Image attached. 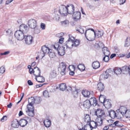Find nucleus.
<instances>
[{"mask_svg":"<svg viewBox=\"0 0 130 130\" xmlns=\"http://www.w3.org/2000/svg\"><path fill=\"white\" fill-rule=\"evenodd\" d=\"M28 24L30 28L34 29L36 34L40 33V31L38 28L37 22L36 20L33 19H30L28 22Z\"/></svg>","mask_w":130,"mask_h":130,"instance_id":"obj_1","label":"nucleus"},{"mask_svg":"<svg viewBox=\"0 0 130 130\" xmlns=\"http://www.w3.org/2000/svg\"><path fill=\"white\" fill-rule=\"evenodd\" d=\"M69 37L68 40L64 43V44L66 46L67 48H70V46H71L72 47L74 45V40H75L74 38L72 37L71 35H69Z\"/></svg>","mask_w":130,"mask_h":130,"instance_id":"obj_2","label":"nucleus"},{"mask_svg":"<svg viewBox=\"0 0 130 130\" xmlns=\"http://www.w3.org/2000/svg\"><path fill=\"white\" fill-rule=\"evenodd\" d=\"M89 30H91L92 31H93L94 33V35H95V32L94 29L92 28H91L88 29L86 30L85 32V35L86 38L88 40L90 41H91L94 40V38H92L91 37V36L92 35L93 36V33L90 32L88 31V34H88L87 35V36H86L87 32Z\"/></svg>","mask_w":130,"mask_h":130,"instance_id":"obj_3","label":"nucleus"},{"mask_svg":"<svg viewBox=\"0 0 130 130\" xmlns=\"http://www.w3.org/2000/svg\"><path fill=\"white\" fill-rule=\"evenodd\" d=\"M66 66V64L63 62H62L59 64V66L58 67V71L60 72V74L62 75H64L65 74Z\"/></svg>","mask_w":130,"mask_h":130,"instance_id":"obj_4","label":"nucleus"},{"mask_svg":"<svg viewBox=\"0 0 130 130\" xmlns=\"http://www.w3.org/2000/svg\"><path fill=\"white\" fill-rule=\"evenodd\" d=\"M25 34L19 30L16 31L15 33L14 36L18 40H22L24 39Z\"/></svg>","mask_w":130,"mask_h":130,"instance_id":"obj_5","label":"nucleus"},{"mask_svg":"<svg viewBox=\"0 0 130 130\" xmlns=\"http://www.w3.org/2000/svg\"><path fill=\"white\" fill-rule=\"evenodd\" d=\"M67 6L64 5H61L59 7V12L62 16H66L67 14Z\"/></svg>","mask_w":130,"mask_h":130,"instance_id":"obj_6","label":"nucleus"},{"mask_svg":"<svg viewBox=\"0 0 130 130\" xmlns=\"http://www.w3.org/2000/svg\"><path fill=\"white\" fill-rule=\"evenodd\" d=\"M116 112H117L116 113L114 110H111L110 111H108L109 115L111 118L114 119L115 118H118V117L119 116V110H117Z\"/></svg>","mask_w":130,"mask_h":130,"instance_id":"obj_7","label":"nucleus"},{"mask_svg":"<svg viewBox=\"0 0 130 130\" xmlns=\"http://www.w3.org/2000/svg\"><path fill=\"white\" fill-rule=\"evenodd\" d=\"M42 51V58L44 57L45 55L49 53V52L52 51V50L50 49L46 46L44 45L41 47Z\"/></svg>","mask_w":130,"mask_h":130,"instance_id":"obj_8","label":"nucleus"},{"mask_svg":"<svg viewBox=\"0 0 130 130\" xmlns=\"http://www.w3.org/2000/svg\"><path fill=\"white\" fill-rule=\"evenodd\" d=\"M67 13L72 15L75 12V7L73 4L67 5Z\"/></svg>","mask_w":130,"mask_h":130,"instance_id":"obj_9","label":"nucleus"},{"mask_svg":"<svg viewBox=\"0 0 130 130\" xmlns=\"http://www.w3.org/2000/svg\"><path fill=\"white\" fill-rule=\"evenodd\" d=\"M27 110L26 111L27 114L29 116L33 117L34 115V107H29L28 105H27Z\"/></svg>","mask_w":130,"mask_h":130,"instance_id":"obj_10","label":"nucleus"},{"mask_svg":"<svg viewBox=\"0 0 130 130\" xmlns=\"http://www.w3.org/2000/svg\"><path fill=\"white\" fill-rule=\"evenodd\" d=\"M73 19L75 21H77L80 19L81 18V13L78 11H76L72 14Z\"/></svg>","mask_w":130,"mask_h":130,"instance_id":"obj_11","label":"nucleus"},{"mask_svg":"<svg viewBox=\"0 0 130 130\" xmlns=\"http://www.w3.org/2000/svg\"><path fill=\"white\" fill-rule=\"evenodd\" d=\"M28 27L25 24H22L20 26L19 30L25 34L28 31Z\"/></svg>","mask_w":130,"mask_h":130,"instance_id":"obj_12","label":"nucleus"},{"mask_svg":"<svg viewBox=\"0 0 130 130\" xmlns=\"http://www.w3.org/2000/svg\"><path fill=\"white\" fill-rule=\"evenodd\" d=\"M33 71V74L35 76V79L37 80V77L40 75L41 70L39 68L36 67L34 68Z\"/></svg>","mask_w":130,"mask_h":130,"instance_id":"obj_13","label":"nucleus"},{"mask_svg":"<svg viewBox=\"0 0 130 130\" xmlns=\"http://www.w3.org/2000/svg\"><path fill=\"white\" fill-rule=\"evenodd\" d=\"M24 38L26 43L27 45L31 44L32 41V37L30 35L25 36Z\"/></svg>","mask_w":130,"mask_h":130,"instance_id":"obj_14","label":"nucleus"},{"mask_svg":"<svg viewBox=\"0 0 130 130\" xmlns=\"http://www.w3.org/2000/svg\"><path fill=\"white\" fill-rule=\"evenodd\" d=\"M82 93L84 97L88 98L91 97V95L93 96L94 94V93L93 91H92L91 93L89 91L87 90L82 91Z\"/></svg>","mask_w":130,"mask_h":130,"instance_id":"obj_15","label":"nucleus"},{"mask_svg":"<svg viewBox=\"0 0 130 130\" xmlns=\"http://www.w3.org/2000/svg\"><path fill=\"white\" fill-rule=\"evenodd\" d=\"M122 73L124 74H128L130 73V66L129 67L124 66L121 69Z\"/></svg>","mask_w":130,"mask_h":130,"instance_id":"obj_16","label":"nucleus"},{"mask_svg":"<svg viewBox=\"0 0 130 130\" xmlns=\"http://www.w3.org/2000/svg\"><path fill=\"white\" fill-rule=\"evenodd\" d=\"M65 47L63 46H61L57 48V51L58 54L61 56H63L65 54Z\"/></svg>","mask_w":130,"mask_h":130,"instance_id":"obj_17","label":"nucleus"},{"mask_svg":"<svg viewBox=\"0 0 130 130\" xmlns=\"http://www.w3.org/2000/svg\"><path fill=\"white\" fill-rule=\"evenodd\" d=\"M90 126L91 128L90 130H92L93 128H96L97 127L98 124H97L96 122L93 121H90L89 122V124H88Z\"/></svg>","mask_w":130,"mask_h":130,"instance_id":"obj_18","label":"nucleus"},{"mask_svg":"<svg viewBox=\"0 0 130 130\" xmlns=\"http://www.w3.org/2000/svg\"><path fill=\"white\" fill-rule=\"evenodd\" d=\"M92 96H91V98L89 100L91 105H93L94 106H95L97 104V101L95 98L92 97Z\"/></svg>","mask_w":130,"mask_h":130,"instance_id":"obj_19","label":"nucleus"},{"mask_svg":"<svg viewBox=\"0 0 130 130\" xmlns=\"http://www.w3.org/2000/svg\"><path fill=\"white\" fill-rule=\"evenodd\" d=\"M19 122L16 119L14 120L11 124V126L12 127L14 128H18L19 125Z\"/></svg>","mask_w":130,"mask_h":130,"instance_id":"obj_20","label":"nucleus"},{"mask_svg":"<svg viewBox=\"0 0 130 130\" xmlns=\"http://www.w3.org/2000/svg\"><path fill=\"white\" fill-rule=\"evenodd\" d=\"M28 102L29 104L27 105H29V107L30 106V107H33L32 105L34 103H35V99L34 97H31L29 98L28 99Z\"/></svg>","mask_w":130,"mask_h":130,"instance_id":"obj_21","label":"nucleus"},{"mask_svg":"<svg viewBox=\"0 0 130 130\" xmlns=\"http://www.w3.org/2000/svg\"><path fill=\"white\" fill-rule=\"evenodd\" d=\"M28 123V121L26 120L23 119H21L19 122V125L22 127L26 126Z\"/></svg>","mask_w":130,"mask_h":130,"instance_id":"obj_22","label":"nucleus"},{"mask_svg":"<svg viewBox=\"0 0 130 130\" xmlns=\"http://www.w3.org/2000/svg\"><path fill=\"white\" fill-rule=\"evenodd\" d=\"M43 123L45 127L48 128L50 126L51 122L50 120L48 119H46L44 120Z\"/></svg>","mask_w":130,"mask_h":130,"instance_id":"obj_23","label":"nucleus"},{"mask_svg":"<svg viewBox=\"0 0 130 130\" xmlns=\"http://www.w3.org/2000/svg\"><path fill=\"white\" fill-rule=\"evenodd\" d=\"M104 119H102V118L97 117L95 121L98 126H101L103 124V121Z\"/></svg>","mask_w":130,"mask_h":130,"instance_id":"obj_24","label":"nucleus"},{"mask_svg":"<svg viewBox=\"0 0 130 130\" xmlns=\"http://www.w3.org/2000/svg\"><path fill=\"white\" fill-rule=\"evenodd\" d=\"M110 100L108 99H106L105 102L103 104L105 107L107 108H111L112 106V104L110 103Z\"/></svg>","mask_w":130,"mask_h":130,"instance_id":"obj_25","label":"nucleus"},{"mask_svg":"<svg viewBox=\"0 0 130 130\" xmlns=\"http://www.w3.org/2000/svg\"><path fill=\"white\" fill-rule=\"evenodd\" d=\"M102 51L105 56H109L110 55V52L107 47H103L102 48Z\"/></svg>","mask_w":130,"mask_h":130,"instance_id":"obj_26","label":"nucleus"},{"mask_svg":"<svg viewBox=\"0 0 130 130\" xmlns=\"http://www.w3.org/2000/svg\"><path fill=\"white\" fill-rule=\"evenodd\" d=\"M92 66L93 69H96L99 68L100 66V63L99 61H96L93 62L92 64Z\"/></svg>","mask_w":130,"mask_h":130,"instance_id":"obj_27","label":"nucleus"},{"mask_svg":"<svg viewBox=\"0 0 130 130\" xmlns=\"http://www.w3.org/2000/svg\"><path fill=\"white\" fill-rule=\"evenodd\" d=\"M98 89L100 92L102 91L104 89V84L101 83H99L97 85Z\"/></svg>","mask_w":130,"mask_h":130,"instance_id":"obj_28","label":"nucleus"},{"mask_svg":"<svg viewBox=\"0 0 130 130\" xmlns=\"http://www.w3.org/2000/svg\"><path fill=\"white\" fill-rule=\"evenodd\" d=\"M106 98L105 96L101 94L99 97V102L101 103L104 104L106 100Z\"/></svg>","mask_w":130,"mask_h":130,"instance_id":"obj_29","label":"nucleus"},{"mask_svg":"<svg viewBox=\"0 0 130 130\" xmlns=\"http://www.w3.org/2000/svg\"><path fill=\"white\" fill-rule=\"evenodd\" d=\"M83 105L85 108L88 109L90 107L91 105L89 100H86L84 102Z\"/></svg>","mask_w":130,"mask_h":130,"instance_id":"obj_30","label":"nucleus"},{"mask_svg":"<svg viewBox=\"0 0 130 130\" xmlns=\"http://www.w3.org/2000/svg\"><path fill=\"white\" fill-rule=\"evenodd\" d=\"M103 34L104 32L103 31H98V32L95 33V35H94L93 38H94L95 39L96 36L98 38L101 37L103 36Z\"/></svg>","mask_w":130,"mask_h":130,"instance_id":"obj_31","label":"nucleus"},{"mask_svg":"<svg viewBox=\"0 0 130 130\" xmlns=\"http://www.w3.org/2000/svg\"><path fill=\"white\" fill-rule=\"evenodd\" d=\"M124 112H120V113L122 115L125 114L127 118H130V111H127V110H124Z\"/></svg>","mask_w":130,"mask_h":130,"instance_id":"obj_32","label":"nucleus"},{"mask_svg":"<svg viewBox=\"0 0 130 130\" xmlns=\"http://www.w3.org/2000/svg\"><path fill=\"white\" fill-rule=\"evenodd\" d=\"M113 72L117 75L120 74L122 72L121 69L120 68H116L113 69Z\"/></svg>","mask_w":130,"mask_h":130,"instance_id":"obj_33","label":"nucleus"},{"mask_svg":"<svg viewBox=\"0 0 130 130\" xmlns=\"http://www.w3.org/2000/svg\"><path fill=\"white\" fill-rule=\"evenodd\" d=\"M37 81L39 82L43 83L45 81L44 78L42 76L40 75L39 77H37V80H36Z\"/></svg>","mask_w":130,"mask_h":130,"instance_id":"obj_34","label":"nucleus"},{"mask_svg":"<svg viewBox=\"0 0 130 130\" xmlns=\"http://www.w3.org/2000/svg\"><path fill=\"white\" fill-rule=\"evenodd\" d=\"M59 87L60 90L62 91H64L66 90V85L65 83H62L59 85Z\"/></svg>","mask_w":130,"mask_h":130,"instance_id":"obj_35","label":"nucleus"},{"mask_svg":"<svg viewBox=\"0 0 130 130\" xmlns=\"http://www.w3.org/2000/svg\"><path fill=\"white\" fill-rule=\"evenodd\" d=\"M57 76V73L56 71L54 70H53L51 71L50 74V77L51 78H54Z\"/></svg>","mask_w":130,"mask_h":130,"instance_id":"obj_36","label":"nucleus"},{"mask_svg":"<svg viewBox=\"0 0 130 130\" xmlns=\"http://www.w3.org/2000/svg\"><path fill=\"white\" fill-rule=\"evenodd\" d=\"M90 117L88 114H86L84 118V120L85 122H87L88 124L90 121Z\"/></svg>","mask_w":130,"mask_h":130,"instance_id":"obj_37","label":"nucleus"},{"mask_svg":"<svg viewBox=\"0 0 130 130\" xmlns=\"http://www.w3.org/2000/svg\"><path fill=\"white\" fill-rule=\"evenodd\" d=\"M104 111V110L102 109L98 108L95 111V113L96 116H99V115L101 114V113H103L102 112Z\"/></svg>","mask_w":130,"mask_h":130,"instance_id":"obj_38","label":"nucleus"},{"mask_svg":"<svg viewBox=\"0 0 130 130\" xmlns=\"http://www.w3.org/2000/svg\"><path fill=\"white\" fill-rule=\"evenodd\" d=\"M35 99V103L37 104H38L40 103L41 100L40 97L38 96H36L34 97Z\"/></svg>","mask_w":130,"mask_h":130,"instance_id":"obj_39","label":"nucleus"},{"mask_svg":"<svg viewBox=\"0 0 130 130\" xmlns=\"http://www.w3.org/2000/svg\"><path fill=\"white\" fill-rule=\"evenodd\" d=\"M77 68L80 71H83L85 70V66L84 65L79 64L78 65Z\"/></svg>","mask_w":130,"mask_h":130,"instance_id":"obj_40","label":"nucleus"},{"mask_svg":"<svg viewBox=\"0 0 130 130\" xmlns=\"http://www.w3.org/2000/svg\"><path fill=\"white\" fill-rule=\"evenodd\" d=\"M103 113H101L100 115H99V116H97L98 117L102 118V119H105V113L104 111L102 112Z\"/></svg>","mask_w":130,"mask_h":130,"instance_id":"obj_41","label":"nucleus"},{"mask_svg":"<svg viewBox=\"0 0 130 130\" xmlns=\"http://www.w3.org/2000/svg\"><path fill=\"white\" fill-rule=\"evenodd\" d=\"M61 23L63 26H67L68 24L69 21L68 20H66L64 21L61 22Z\"/></svg>","mask_w":130,"mask_h":130,"instance_id":"obj_42","label":"nucleus"},{"mask_svg":"<svg viewBox=\"0 0 130 130\" xmlns=\"http://www.w3.org/2000/svg\"><path fill=\"white\" fill-rule=\"evenodd\" d=\"M43 95L45 98L49 97V93L48 91L46 90L43 91Z\"/></svg>","mask_w":130,"mask_h":130,"instance_id":"obj_43","label":"nucleus"},{"mask_svg":"<svg viewBox=\"0 0 130 130\" xmlns=\"http://www.w3.org/2000/svg\"><path fill=\"white\" fill-rule=\"evenodd\" d=\"M109 56H105L103 58V60L105 62H107L109 60Z\"/></svg>","mask_w":130,"mask_h":130,"instance_id":"obj_44","label":"nucleus"},{"mask_svg":"<svg viewBox=\"0 0 130 130\" xmlns=\"http://www.w3.org/2000/svg\"><path fill=\"white\" fill-rule=\"evenodd\" d=\"M80 43V41L79 40L76 39L75 40H74V44L75 47H76L78 46Z\"/></svg>","mask_w":130,"mask_h":130,"instance_id":"obj_45","label":"nucleus"},{"mask_svg":"<svg viewBox=\"0 0 130 130\" xmlns=\"http://www.w3.org/2000/svg\"><path fill=\"white\" fill-rule=\"evenodd\" d=\"M76 30L82 34H83L84 33L83 28L80 26L79 29H77Z\"/></svg>","mask_w":130,"mask_h":130,"instance_id":"obj_46","label":"nucleus"},{"mask_svg":"<svg viewBox=\"0 0 130 130\" xmlns=\"http://www.w3.org/2000/svg\"><path fill=\"white\" fill-rule=\"evenodd\" d=\"M59 15L57 14H55L53 17V19L56 21L58 20L59 19Z\"/></svg>","mask_w":130,"mask_h":130,"instance_id":"obj_47","label":"nucleus"},{"mask_svg":"<svg viewBox=\"0 0 130 130\" xmlns=\"http://www.w3.org/2000/svg\"><path fill=\"white\" fill-rule=\"evenodd\" d=\"M78 90L77 89H75V90L73 92V95L74 97H76L77 96V94L78 93Z\"/></svg>","mask_w":130,"mask_h":130,"instance_id":"obj_48","label":"nucleus"},{"mask_svg":"<svg viewBox=\"0 0 130 130\" xmlns=\"http://www.w3.org/2000/svg\"><path fill=\"white\" fill-rule=\"evenodd\" d=\"M5 69L3 66H2L0 68V72L3 74L5 71Z\"/></svg>","mask_w":130,"mask_h":130,"instance_id":"obj_49","label":"nucleus"},{"mask_svg":"<svg viewBox=\"0 0 130 130\" xmlns=\"http://www.w3.org/2000/svg\"><path fill=\"white\" fill-rule=\"evenodd\" d=\"M49 55L50 58H53L55 56V54L53 52H52V51L49 52Z\"/></svg>","mask_w":130,"mask_h":130,"instance_id":"obj_50","label":"nucleus"},{"mask_svg":"<svg viewBox=\"0 0 130 130\" xmlns=\"http://www.w3.org/2000/svg\"><path fill=\"white\" fill-rule=\"evenodd\" d=\"M59 45V44L58 43H55L54 46V48L56 50H57V48H58L59 47H60Z\"/></svg>","mask_w":130,"mask_h":130,"instance_id":"obj_51","label":"nucleus"},{"mask_svg":"<svg viewBox=\"0 0 130 130\" xmlns=\"http://www.w3.org/2000/svg\"><path fill=\"white\" fill-rule=\"evenodd\" d=\"M104 75H103V77L104 78L107 79L108 78L109 74L108 73H107V72H106V73H105V72L104 73H103Z\"/></svg>","mask_w":130,"mask_h":130,"instance_id":"obj_52","label":"nucleus"},{"mask_svg":"<svg viewBox=\"0 0 130 130\" xmlns=\"http://www.w3.org/2000/svg\"><path fill=\"white\" fill-rule=\"evenodd\" d=\"M129 39V38H128V37H127L125 41V43L124 45V46L125 47H127L128 46V39ZM129 40H130L129 39Z\"/></svg>","mask_w":130,"mask_h":130,"instance_id":"obj_53","label":"nucleus"},{"mask_svg":"<svg viewBox=\"0 0 130 130\" xmlns=\"http://www.w3.org/2000/svg\"><path fill=\"white\" fill-rule=\"evenodd\" d=\"M64 34L63 32H61L56 35V36L57 37L60 38L62 37L64 35Z\"/></svg>","mask_w":130,"mask_h":130,"instance_id":"obj_54","label":"nucleus"},{"mask_svg":"<svg viewBox=\"0 0 130 130\" xmlns=\"http://www.w3.org/2000/svg\"><path fill=\"white\" fill-rule=\"evenodd\" d=\"M66 89L67 91H72V89L71 87L69 86H66Z\"/></svg>","mask_w":130,"mask_h":130,"instance_id":"obj_55","label":"nucleus"},{"mask_svg":"<svg viewBox=\"0 0 130 130\" xmlns=\"http://www.w3.org/2000/svg\"><path fill=\"white\" fill-rule=\"evenodd\" d=\"M45 25L44 23H41L40 25V27L43 30L45 29Z\"/></svg>","mask_w":130,"mask_h":130,"instance_id":"obj_56","label":"nucleus"},{"mask_svg":"<svg viewBox=\"0 0 130 130\" xmlns=\"http://www.w3.org/2000/svg\"><path fill=\"white\" fill-rule=\"evenodd\" d=\"M7 117L6 116H3L1 119V121L2 122H3L7 120Z\"/></svg>","mask_w":130,"mask_h":130,"instance_id":"obj_57","label":"nucleus"},{"mask_svg":"<svg viewBox=\"0 0 130 130\" xmlns=\"http://www.w3.org/2000/svg\"><path fill=\"white\" fill-rule=\"evenodd\" d=\"M47 84V83H44L42 84H40L38 85H36V88L41 87L43 85Z\"/></svg>","mask_w":130,"mask_h":130,"instance_id":"obj_58","label":"nucleus"},{"mask_svg":"<svg viewBox=\"0 0 130 130\" xmlns=\"http://www.w3.org/2000/svg\"><path fill=\"white\" fill-rule=\"evenodd\" d=\"M10 53L9 51H6L4 52V53H0V55L1 56H2L3 55H7L8 54Z\"/></svg>","mask_w":130,"mask_h":130,"instance_id":"obj_59","label":"nucleus"},{"mask_svg":"<svg viewBox=\"0 0 130 130\" xmlns=\"http://www.w3.org/2000/svg\"><path fill=\"white\" fill-rule=\"evenodd\" d=\"M64 39V38H60L59 40V43L61 44H62L63 42Z\"/></svg>","mask_w":130,"mask_h":130,"instance_id":"obj_60","label":"nucleus"},{"mask_svg":"<svg viewBox=\"0 0 130 130\" xmlns=\"http://www.w3.org/2000/svg\"><path fill=\"white\" fill-rule=\"evenodd\" d=\"M126 0H120V4L121 5L123 4L125 2Z\"/></svg>","mask_w":130,"mask_h":130,"instance_id":"obj_61","label":"nucleus"},{"mask_svg":"<svg viewBox=\"0 0 130 130\" xmlns=\"http://www.w3.org/2000/svg\"><path fill=\"white\" fill-rule=\"evenodd\" d=\"M27 83L28 85L29 86H31L33 85V83L31 80H29L27 81Z\"/></svg>","mask_w":130,"mask_h":130,"instance_id":"obj_62","label":"nucleus"},{"mask_svg":"<svg viewBox=\"0 0 130 130\" xmlns=\"http://www.w3.org/2000/svg\"><path fill=\"white\" fill-rule=\"evenodd\" d=\"M119 122V121H116L115 122H114L113 123L115 126H118L119 125V124H118Z\"/></svg>","mask_w":130,"mask_h":130,"instance_id":"obj_63","label":"nucleus"},{"mask_svg":"<svg viewBox=\"0 0 130 130\" xmlns=\"http://www.w3.org/2000/svg\"><path fill=\"white\" fill-rule=\"evenodd\" d=\"M116 56V54H112L110 56V58L111 59H112Z\"/></svg>","mask_w":130,"mask_h":130,"instance_id":"obj_64","label":"nucleus"}]
</instances>
